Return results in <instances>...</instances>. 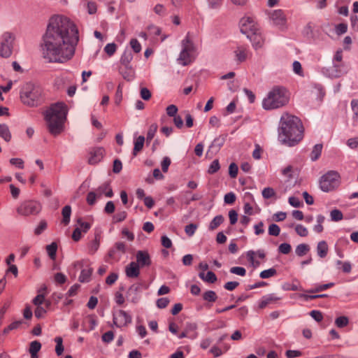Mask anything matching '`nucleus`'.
<instances>
[{"mask_svg": "<svg viewBox=\"0 0 358 358\" xmlns=\"http://www.w3.org/2000/svg\"><path fill=\"white\" fill-rule=\"evenodd\" d=\"M78 41L75 23L64 15H54L49 20L43 36V57L50 62L64 63L73 57Z\"/></svg>", "mask_w": 358, "mask_h": 358, "instance_id": "obj_1", "label": "nucleus"}, {"mask_svg": "<svg viewBox=\"0 0 358 358\" xmlns=\"http://www.w3.org/2000/svg\"><path fill=\"white\" fill-rule=\"evenodd\" d=\"M303 128L296 116L284 113L280 122L278 141L283 145L294 146L303 138Z\"/></svg>", "mask_w": 358, "mask_h": 358, "instance_id": "obj_2", "label": "nucleus"}, {"mask_svg": "<svg viewBox=\"0 0 358 358\" xmlns=\"http://www.w3.org/2000/svg\"><path fill=\"white\" fill-rule=\"evenodd\" d=\"M66 113V105L63 103L52 104L45 110V120L51 134L57 136L63 131Z\"/></svg>", "mask_w": 358, "mask_h": 358, "instance_id": "obj_3", "label": "nucleus"}, {"mask_svg": "<svg viewBox=\"0 0 358 358\" xmlns=\"http://www.w3.org/2000/svg\"><path fill=\"white\" fill-rule=\"evenodd\" d=\"M289 101V95L283 87H274L262 101V106L266 110H272L285 106Z\"/></svg>", "mask_w": 358, "mask_h": 358, "instance_id": "obj_4", "label": "nucleus"}, {"mask_svg": "<svg viewBox=\"0 0 358 358\" xmlns=\"http://www.w3.org/2000/svg\"><path fill=\"white\" fill-rule=\"evenodd\" d=\"M20 99L28 106H37L43 101L42 90L31 83H26L21 88Z\"/></svg>", "mask_w": 358, "mask_h": 358, "instance_id": "obj_5", "label": "nucleus"}, {"mask_svg": "<svg viewBox=\"0 0 358 358\" xmlns=\"http://www.w3.org/2000/svg\"><path fill=\"white\" fill-rule=\"evenodd\" d=\"M196 55V47L192 41L190 34L187 33L181 41V50L178 61L180 64L187 66L195 59Z\"/></svg>", "mask_w": 358, "mask_h": 358, "instance_id": "obj_6", "label": "nucleus"}, {"mask_svg": "<svg viewBox=\"0 0 358 358\" xmlns=\"http://www.w3.org/2000/svg\"><path fill=\"white\" fill-rule=\"evenodd\" d=\"M340 176L334 171H330L322 176L320 187L323 192H330L337 188L340 185Z\"/></svg>", "mask_w": 358, "mask_h": 358, "instance_id": "obj_7", "label": "nucleus"}, {"mask_svg": "<svg viewBox=\"0 0 358 358\" xmlns=\"http://www.w3.org/2000/svg\"><path fill=\"white\" fill-rule=\"evenodd\" d=\"M15 37L10 32H5L1 36L0 42V57L8 58L13 52V42Z\"/></svg>", "mask_w": 358, "mask_h": 358, "instance_id": "obj_8", "label": "nucleus"}, {"mask_svg": "<svg viewBox=\"0 0 358 358\" xmlns=\"http://www.w3.org/2000/svg\"><path fill=\"white\" fill-rule=\"evenodd\" d=\"M41 210V205L36 201H26L17 208L18 214L23 216L37 215Z\"/></svg>", "mask_w": 358, "mask_h": 358, "instance_id": "obj_9", "label": "nucleus"}, {"mask_svg": "<svg viewBox=\"0 0 358 358\" xmlns=\"http://www.w3.org/2000/svg\"><path fill=\"white\" fill-rule=\"evenodd\" d=\"M268 15L273 25L280 29H283L286 27L287 18L282 10H272L268 13Z\"/></svg>", "mask_w": 358, "mask_h": 358, "instance_id": "obj_10", "label": "nucleus"}, {"mask_svg": "<svg viewBox=\"0 0 358 358\" xmlns=\"http://www.w3.org/2000/svg\"><path fill=\"white\" fill-rule=\"evenodd\" d=\"M239 25L241 31L246 34L247 36L258 31L255 19L252 17L245 16L242 17L240 20Z\"/></svg>", "mask_w": 358, "mask_h": 358, "instance_id": "obj_11", "label": "nucleus"}, {"mask_svg": "<svg viewBox=\"0 0 358 358\" xmlns=\"http://www.w3.org/2000/svg\"><path fill=\"white\" fill-rule=\"evenodd\" d=\"M127 246L124 242L119 241L115 243L108 253V257L110 259L114 262H118L122 256L126 252Z\"/></svg>", "mask_w": 358, "mask_h": 358, "instance_id": "obj_12", "label": "nucleus"}, {"mask_svg": "<svg viewBox=\"0 0 358 358\" xmlns=\"http://www.w3.org/2000/svg\"><path fill=\"white\" fill-rule=\"evenodd\" d=\"M131 322V317L124 310H119L113 314V322L118 327H124Z\"/></svg>", "mask_w": 358, "mask_h": 358, "instance_id": "obj_13", "label": "nucleus"}, {"mask_svg": "<svg viewBox=\"0 0 358 358\" xmlns=\"http://www.w3.org/2000/svg\"><path fill=\"white\" fill-rule=\"evenodd\" d=\"M348 71V66L343 62L334 63L330 69V74L334 78H339Z\"/></svg>", "mask_w": 358, "mask_h": 358, "instance_id": "obj_14", "label": "nucleus"}, {"mask_svg": "<svg viewBox=\"0 0 358 358\" xmlns=\"http://www.w3.org/2000/svg\"><path fill=\"white\" fill-rule=\"evenodd\" d=\"M104 154V150L103 148H93L90 152V157L88 162L90 164H95L99 162Z\"/></svg>", "mask_w": 358, "mask_h": 358, "instance_id": "obj_15", "label": "nucleus"}, {"mask_svg": "<svg viewBox=\"0 0 358 358\" xmlns=\"http://www.w3.org/2000/svg\"><path fill=\"white\" fill-rule=\"evenodd\" d=\"M142 284L136 283L132 285L128 289L127 296L131 297L133 303H136L139 300V292L141 291Z\"/></svg>", "mask_w": 358, "mask_h": 358, "instance_id": "obj_16", "label": "nucleus"}, {"mask_svg": "<svg viewBox=\"0 0 358 358\" xmlns=\"http://www.w3.org/2000/svg\"><path fill=\"white\" fill-rule=\"evenodd\" d=\"M136 261L139 266H149L151 263L149 254L145 251L139 250L136 253Z\"/></svg>", "mask_w": 358, "mask_h": 358, "instance_id": "obj_17", "label": "nucleus"}, {"mask_svg": "<svg viewBox=\"0 0 358 358\" xmlns=\"http://www.w3.org/2000/svg\"><path fill=\"white\" fill-rule=\"evenodd\" d=\"M98 195V198H101L103 195L106 197H112L113 196V190L108 182H104L94 190Z\"/></svg>", "mask_w": 358, "mask_h": 358, "instance_id": "obj_18", "label": "nucleus"}, {"mask_svg": "<svg viewBox=\"0 0 358 358\" xmlns=\"http://www.w3.org/2000/svg\"><path fill=\"white\" fill-rule=\"evenodd\" d=\"M252 43V46L255 49H258L262 47L264 44V38L262 35L257 31L248 35L247 36Z\"/></svg>", "mask_w": 358, "mask_h": 358, "instance_id": "obj_19", "label": "nucleus"}, {"mask_svg": "<svg viewBox=\"0 0 358 358\" xmlns=\"http://www.w3.org/2000/svg\"><path fill=\"white\" fill-rule=\"evenodd\" d=\"M280 299L279 297L276 296L273 294H268L266 296H264L259 303V308L261 309L265 308L266 306H268L270 304L275 303L276 301H278Z\"/></svg>", "mask_w": 358, "mask_h": 358, "instance_id": "obj_20", "label": "nucleus"}, {"mask_svg": "<svg viewBox=\"0 0 358 358\" xmlns=\"http://www.w3.org/2000/svg\"><path fill=\"white\" fill-rule=\"evenodd\" d=\"M139 266L136 262H132L125 268L126 275L129 278H137L139 275Z\"/></svg>", "mask_w": 358, "mask_h": 358, "instance_id": "obj_21", "label": "nucleus"}, {"mask_svg": "<svg viewBox=\"0 0 358 358\" xmlns=\"http://www.w3.org/2000/svg\"><path fill=\"white\" fill-rule=\"evenodd\" d=\"M236 59L238 62H243L248 58L249 50L244 46H238L234 51Z\"/></svg>", "mask_w": 358, "mask_h": 358, "instance_id": "obj_22", "label": "nucleus"}, {"mask_svg": "<svg viewBox=\"0 0 358 358\" xmlns=\"http://www.w3.org/2000/svg\"><path fill=\"white\" fill-rule=\"evenodd\" d=\"M41 348V344L38 341H34L30 343L29 352L31 358H37V353Z\"/></svg>", "mask_w": 358, "mask_h": 358, "instance_id": "obj_23", "label": "nucleus"}, {"mask_svg": "<svg viewBox=\"0 0 358 358\" xmlns=\"http://www.w3.org/2000/svg\"><path fill=\"white\" fill-rule=\"evenodd\" d=\"M62 223L65 226L68 225L70 222L71 208L70 206H65L62 210Z\"/></svg>", "mask_w": 358, "mask_h": 358, "instance_id": "obj_24", "label": "nucleus"}, {"mask_svg": "<svg viewBox=\"0 0 358 358\" xmlns=\"http://www.w3.org/2000/svg\"><path fill=\"white\" fill-rule=\"evenodd\" d=\"M317 252L320 257L324 258L327 256L328 252V245L326 241H322L317 243Z\"/></svg>", "mask_w": 358, "mask_h": 358, "instance_id": "obj_25", "label": "nucleus"}, {"mask_svg": "<svg viewBox=\"0 0 358 358\" xmlns=\"http://www.w3.org/2000/svg\"><path fill=\"white\" fill-rule=\"evenodd\" d=\"M145 138L143 136H139L134 141L133 155L136 156L143 148Z\"/></svg>", "mask_w": 358, "mask_h": 358, "instance_id": "obj_26", "label": "nucleus"}, {"mask_svg": "<svg viewBox=\"0 0 358 358\" xmlns=\"http://www.w3.org/2000/svg\"><path fill=\"white\" fill-rule=\"evenodd\" d=\"M199 276L203 281L210 283H214L217 280L215 274L212 271H208L206 273L204 272H200Z\"/></svg>", "mask_w": 358, "mask_h": 358, "instance_id": "obj_27", "label": "nucleus"}, {"mask_svg": "<svg viewBox=\"0 0 358 358\" xmlns=\"http://www.w3.org/2000/svg\"><path fill=\"white\" fill-rule=\"evenodd\" d=\"M45 294H46V287H44L38 291V294L33 299V303L35 306L42 305L45 302Z\"/></svg>", "mask_w": 358, "mask_h": 358, "instance_id": "obj_28", "label": "nucleus"}, {"mask_svg": "<svg viewBox=\"0 0 358 358\" xmlns=\"http://www.w3.org/2000/svg\"><path fill=\"white\" fill-rule=\"evenodd\" d=\"M0 136L6 142H9L11 139L8 127L5 124H0Z\"/></svg>", "mask_w": 358, "mask_h": 358, "instance_id": "obj_29", "label": "nucleus"}, {"mask_svg": "<svg viewBox=\"0 0 358 358\" xmlns=\"http://www.w3.org/2000/svg\"><path fill=\"white\" fill-rule=\"evenodd\" d=\"M157 129L158 125L156 123H153L149 127L145 138L147 144L150 143L151 141L153 139L155 134L157 133Z\"/></svg>", "mask_w": 358, "mask_h": 358, "instance_id": "obj_30", "label": "nucleus"}, {"mask_svg": "<svg viewBox=\"0 0 358 358\" xmlns=\"http://www.w3.org/2000/svg\"><path fill=\"white\" fill-rule=\"evenodd\" d=\"M203 299L208 303H214L217 301L218 296L215 292L208 290L203 293Z\"/></svg>", "mask_w": 358, "mask_h": 358, "instance_id": "obj_31", "label": "nucleus"}, {"mask_svg": "<svg viewBox=\"0 0 358 358\" xmlns=\"http://www.w3.org/2000/svg\"><path fill=\"white\" fill-rule=\"evenodd\" d=\"M93 269L92 268H83L81 271V273L79 276V280L81 282H87L90 280L91 275L92 273Z\"/></svg>", "mask_w": 358, "mask_h": 358, "instance_id": "obj_32", "label": "nucleus"}, {"mask_svg": "<svg viewBox=\"0 0 358 358\" xmlns=\"http://www.w3.org/2000/svg\"><path fill=\"white\" fill-rule=\"evenodd\" d=\"M317 224L313 227V231L316 233H322L323 231L322 224L325 220V217L322 215H318L316 217Z\"/></svg>", "mask_w": 358, "mask_h": 358, "instance_id": "obj_33", "label": "nucleus"}, {"mask_svg": "<svg viewBox=\"0 0 358 358\" xmlns=\"http://www.w3.org/2000/svg\"><path fill=\"white\" fill-rule=\"evenodd\" d=\"M310 250V247L308 245L305 243H301L297 245L295 250L296 254L299 257H302L306 255Z\"/></svg>", "mask_w": 358, "mask_h": 358, "instance_id": "obj_34", "label": "nucleus"}, {"mask_svg": "<svg viewBox=\"0 0 358 358\" xmlns=\"http://www.w3.org/2000/svg\"><path fill=\"white\" fill-rule=\"evenodd\" d=\"M224 221V218L222 215L215 216L209 224L210 230H215L217 229Z\"/></svg>", "mask_w": 358, "mask_h": 358, "instance_id": "obj_35", "label": "nucleus"}, {"mask_svg": "<svg viewBox=\"0 0 358 358\" xmlns=\"http://www.w3.org/2000/svg\"><path fill=\"white\" fill-rule=\"evenodd\" d=\"M322 144H316L311 152L310 157L313 161L317 160L322 152Z\"/></svg>", "mask_w": 358, "mask_h": 358, "instance_id": "obj_36", "label": "nucleus"}, {"mask_svg": "<svg viewBox=\"0 0 358 358\" xmlns=\"http://www.w3.org/2000/svg\"><path fill=\"white\" fill-rule=\"evenodd\" d=\"M330 217L333 222H339L343 219V215L340 210L334 209L330 212Z\"/></svg>", "mask_w": 358, "mask_h": 358, "instance_id": "obj_37", "label": "nucleus"}, {"mask_svg": "<svg viewBox=\"0 0 358 358\" xmlns=\"http://www.w3.org/2000/svg\"><path fill=\"white\" fill-rule=\"evenodd\" d=\"M86 323L87 324V326L86 327L87 331L93 330L97 325V322H96L95 317L92 315H89L87 317Z\"/></svg>", "mask_w": 358, "mask_h": 358, "instance_id": "obj_38", "label": "nucleus"}, {"mask_svg": "<svg viewBox=\"0 0 358 358\" xmlns=\"http://www.w3.org/2000/svg\"><path fill=\"white\" fill-rule=\"evenodd\" d=\"M57 250V245L55 243H52L51 244L46 246V250L48 252V254L52 259H55Z\"/></svg>", "mask_w": 358, "mask_h": 358, "instance_id": "obj_39", "label": "nucleus"}, {"mask_svg": "<svg viewBox=\"0 0 358 358\" xmlns=\"http://www.w3.org/2000/svg\"><path fill=\"white\" fill-rule=\"evenodd\" d=\"M78 225V227L80 228L81 232L86 233L91 228L92 224L87 222H83L81 217H79L76 220Z\"/></svg>", "mask_w": 358, "mask_h": 358, "instance_id": "obj_40", "label": "nucleus"}, {"mask_svg": "<svg viewBox=\"0 0 358 358\" xmlns=\"http://www.w3.org/2000/svg\"><path fill=\"white\" fill-rule=\"evenodd\" d=\"M334 285V283H333V282H329V283L324 284V285H317L315 289H310V290H308L307 292L308 293L319 292H322V291L326 290V289H327L329 288H331Z\"/></svg>", "mask_w": 358, "mask_h": 358, "instance_id": "obj_41", "label": "nucleus"}, {"mask_svg": "<svg viewBox=\"0 0 358 358\" xmlns=\"http://www.w3.org/2000/svg\"><path fill=\"white\" fill-rule=\"evenodd\" d=\"M99 248V240L97 238V236H95V238L93 241H92L88 246L89 253L93 255L94 254Z\"/></svg>", "mask_w": 358, "mask_h": 358, "instance_id": "obj_42", "label": "nucleus"}, {"mask_svg": "<svg viewBox=\"0 0 358 358\" xmlns=\"http://www.w3.org/2000/svg\"><path fill=\"white\" fill-rule=\"evenodd\" d=\"M351 108L353 112L352 119L355 122L358 121V100L352 99L351 101Z\"/></svg>", "mask_w": 358, "mask_h": 358, "instance_id": "obj_43", "label": "nucleus"}, {"mask_svg": "<svg viewBox=\"0 0 358 358\" xmlns=\"http://www.w3.org/2000/svg\"><path fill=\"white\" fill-rule=\"evenodd\" d=\"M276 273L277 271L274 268H271L269 269L262 271L259 274V276L263 279L269 278L274 276Z\"/></svg>", "mask_w": 358, "mask_h": 358, "instance_id": "obj_44", "label": "nucleus"}, {"mask_svg": "<svg viewBox=\"0 0 358 358\" xmlns=\"http://www.w3.org/2000/svg\"><path fill=\"white\" fill-rule=\"evenodd\" d=\"M349 323V320L345 316H341L336 319L335 324L339 328L346 327Z\"/></svg>", "mask_w": 358, "mask_h": 358, "instance_id": "obj_45", "label": "nucleus"}, {"mask_svg": "<svg viewBox=\"0 0 358 358\" xmlns=\"http://www.w3.org/2000/svg\"><path fill=\"white\" fill-rule=\"evenodd\" d=\"M295 231L301 237H306L308 234V229L301 224H296L295 226Z\"/></svg>", "mask_w": 358, "mask_h": 358, "instance_id": "obj_46", "label": "nucleus"}, {"mask_svg": "<svg viewBox=\"0 0 358 358\" xmlns=\"http://www.w3.org/2000/svg\"><path fill=\"white\" fill-rule=\"evenodd\" d=\"M56 343L55 352L57 355H61L64 351V347L62 345V338L61 337H56L55 338Z\"/></svg>", "mask_w": 358, "mask_h": 358, "instance_id": "obj_47", "label": "nucleus"}, {"mask_svg": "<svg viewBox=\"0 0 358 358\" xmlns=\"http://www.w3.org/2000/svg\"><path fill=\"white\" fill-rule=\"evenodd\" d=\"M98 195L95 191L90 192L87 196V202L89 205L92 206L95 203L96 199H98Z\"/></svg>", "mask_w": 358, "mask_h": 358, "instance_id": "obj_48", "label": "nucleus"}, {"mask_svg": "<svg viewBox=\"0 0 358 358\" xmlns=\"http://www.w3.org/2000/svg\"><path fill=\"white\" fill-rule=\"evenodd\" d=\"M280 229L278 225L271 224L268 227V234L271 236H278L280 234Z\"/></svg>", "mask_w": 358, "mask_h": 358, "instance_id": "obj_49", "label": "nucleus"}, {"mask_svg": "<svg viewBox=\"0 0 358 358\" xmlns=\"http://www.w3.org/2000/svg\"><path fill=\"white\" fill-rule=\"evenodd\" d=\"M292 69H293V71L296 74H297L300 76H303V71L302 69L301 64L299 62L294 61L292 64Z\"/></svg>", "mask_w": 358, "mask_h": 358, "instance_id": "obj_50", "label": "nucleus"}, {"mask_svg": "<svg viewBox=\"0 0 358 358\" xmlns=\"http://www.w3.org/2000/svg\"><path fill=\"white\" fill-rule=\"evenodd\" d=\"M275 192L271 187H266L262 190V196L264 199H271L275 196Z\"/></svg>", "mask_w": 358, "mask_h": 358, "instance_id": "obj_51", "label": "nucleus"}, {"mask_svg": "<svg viewBox=\"0 0 358 358\" xmlns=\"http://www.w3.org/2000/svg\"><path fill=\"white\" fill-rule=\"evenodd\" d=\"M230 272L233 274H236L241 276H244L246 274V270L243 267L234 266L230 268Z\"/></svg>", "mask_w": 358, "mask_h": 358, "instance_id": "obj_52", "label": "nucleus"}, {"mask_svg": "<svg viewBox=\"0 0 358 358\" xmlns=\"http://www.w3.org/2000/svg\"><path fill=\"white\" fill-rule=\"evenodd\" d=\"M117 46L115 43H108L104 48V51L108 56H112L116 51Z\"/></svg>", "mask_w": 358, "mask_h": 358, "instance_id": "obj_53", "label": "nucleus"}, {"mask_svg": "<svg viewBox=\"0 0 358 358\" xmlns=\"http://www.w3.org/2000/svg\"><path fill=\"white\" fill-rule=\"evenodd\" d=\"M220 163L218 159H215L210 165L208 172L210 174L216 173L220 169Z\"/></svg>", "mask_w": 358, "mask_h": 358, "instance_id": "obj_54", "label": "nucleus"}, {"mask_svg": "<svg viewBox=\"0 0 358 358\" xmlns=\"http://www.w3.org/2000/svg\"><path fill=\"white\" fill-rule=\"evenodd\" d=\"M148 32L149 36H159L161 34V29L155 25H150L148 27Z\"/></svg>", "mask_w": 358, "mask_h": 358, "instance_id": "obj_55", "label": "nucleus"}, {"mask_svg": "<svg viewBox=\"0 0 358 358\" xmlns=\"http://www.w3.org/2000/svg\"><path fill=\"white\" fill-rule=\"evenodd\" d=\"M206 1L209 8L217 9L222 6L223 0H206Z\"/></svg>", "mask_w": 358, "mask_h": 358, "instance_id": "obj_56", "label": "nucleus"}, {"mask_svg": "<svg viewBox=\"0 0 358 358\" xmlns=\"http://www.w3.org/2000/svg\"><path fill=\"white\" fill-rule=\"evenodd\" d=\"M292 247L289 243H282L280 245L278 248V250L280 253L287 255L289 254L291 252Z\"/></svg>", "mask_w": 358, "mask_h": 358, "instance_id": "obj_57", "label": "nucleus"}, {"mask_svg": "<svg viewBox=\"0 0 358 358\" xmlns=\"http://www.w3.org/2000/svg\"><path fill=\"white\" fill-rule=\"evenodd\" d=\"M236 199V196L234 192H229L224 195V201L227 204H233Z\"/></svg>", "mask_w": 358, "mask_h": 358, "instance_id": "obj_58", "label": "nucleus"}, {"mask_svg": "<svg viewBox=\"0 0 358 358\" xmlns=\"http://www.w3.org/2000/svg\"><path fill=\"white\" fill-rule=\"evenodd\" d=\"M133 56L132 54L129 52H124L121 57V63L127 65L129 64L131 60L132 59Z\"/></svg>", "mask_w": 358, "mask_h": 358, "instance_id": "obj_59", "label": "nucleus"}, {"mask_svg": "<svg viewBox=\"0 0 358 358\" xmlns=\"http://www.w3.org/2000/svg\"><path fill=\"white\" fill-rule=\"evenodd\" d=\"M238 166L235 163H231L229 167V174L231 178H235L238 174Z\"/></svg>", "mask_w": 358, "mask_h": 358, "instance_id": "obj_60", "label": "nucleus"}, {"mask_svg": "<svg viewBox=\"0 0 358 358\" xmlns=\"http://www.w3.org/2000/svg\"><path fill=\"white\" fill-rule=\"evenodd\" d=\"M288 201L292 206L295 208H299L301 206H303V205L302 201H301L298 198L294 196H290L289 198Z\"/></svg>", "mask_w": 358, "mask_h": 358, "instance_id": "obj_61", "label": "nucleus"}, {"mask_svg": "<svg viewBox=\"0 0 358 358\" xmlns=\"http://www.w3.org/2000/svg\"><path fill=\"white\" fill-rule=\"evenodd\" d=\"M130 45H131V48L133 49V50L135 52L138 53L141 52V45L137 39H136V38L131 39L130 41Z\"/></svg>", "mask_w": 358, "mask_h": 358, "instance_id": "obj_62", "label": "nucleus"}, {"mask_svg": "<svg viewBox=\"0 0 358 358\" xmlns=\"http://www.w3.org/2000/svg\"><path fill=\"white\" fill-rule=\"evenodd\" d=\"M9 162L10 164L19 169H24V161L20 158H11Z\"/></svg>", "mask_w": 358, "mask_h": 358, "instance_id": "obj_63", "label": "nucleus"}, {"mask_svg": "<svg viewBox=\"0 0 358 358\" xmlns=\"http://www.w3.org/2000/svg\"><path fill=\"white\" fill-rule=\"evenodd\" d=\"M196 229L197 226L196 224H189L185 227V231L189 236H192L194 234Z\"/></svg>", "mask_w": 358, "mask_h": 358, "instance_id": "obj_64", "label": "nucleus"}]
</instances>
